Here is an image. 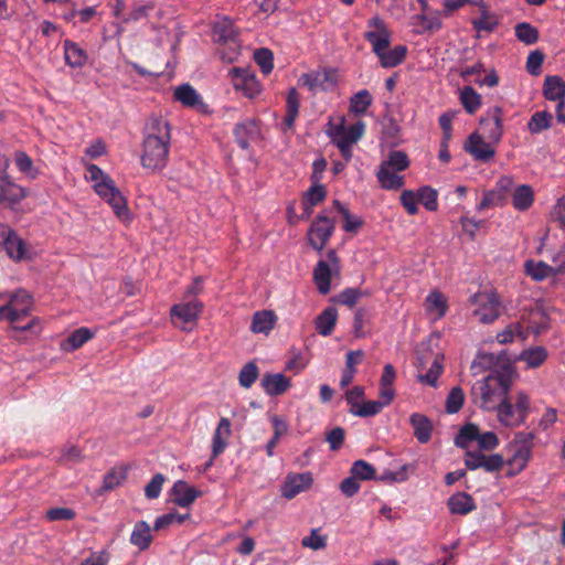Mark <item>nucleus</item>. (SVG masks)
<instances>
[{
    "instance_id": "1",
    "label": "nucleus",
    "mask_w": 565,
    "mask_h": 565,
    "mask_svg": "<svg viewBox=\"0 0 565 565\" xmlns=\"http://www.w3.org/2000/svg\"><path fill=\"white\" fill-rule=\"evenodd\" d=\"M513 366L507 362L501 372L494 371L486 379L478 381L471 388V395L480 399L481 407L490 411L507 397L513 381Z\"/></svg>"
},
{
    "instance_id": "2",
    "label": "nucleus",
    "mask_w": 565,
    "mask_h": 565,
    "mask_svg": "<svg viewBox=\"0 0 565 565\" xmlns=\"http://www.w3.org/2000/svg\"><path fill=\"white\" fill-rule=\"evenodd\" d=\"M170 142L158 139H143L141 166L145 169L154 171L162 170L168 162Z\"/></svg>"
},
{
    "instance_id": "3",
    "label": "nucleus",
    "mask_w": 565,
    "mask_h": 565,
    "mask_svg": "<svg viewBox=\"0 0 565 565\" xmlns=\"http://www.w3.org/2000/svg\"><path fill=\"white\" fill-rule=\"evenodd\" d=\"M95 191L113 207L117 217L127 218V200L120 193L110 177H103L102 181L96 182Z\"/></svg>"
},
{
    "instance_id": "4",
    "label": "nucleus",
    "mask_w": 565,
    "mask_h": 565,
    "mask_svg": "<svg viewBox=\"0 0 565 565\" xmlns=\"http://www.w3.org/2000/svg\"><path fill=\"white\" fill-rule=\"evenodd\" d=\"M369 30L364 33V40L372 45L373 53L379 57L391 44V31L387 24L379 15L367 22Z\"/></svg>"
},
{
    "instance_id": "5",
    "label": "nucleus",
    "mask_w": 565,
    "mask_h": 565,
    "mask_svg": "<svg viewBox=\"0 0 565 565\" xmlns=\"http://www.w3.org/2000/svg\"><path fill=\"white\" fill-rule=\"evenodd\" d=\"M335 228L334 221L324 214H319L311 223L308 231V242L310 246L321 252L332 236Z\"/></svg>"
},
{
    "instance_id": "6",
    "label": "nucleus",
    "mask_w": 565,
    "mask_h": 565,
    "mask_svg": "<svg viewBox=\"0 0 565 565\" xmlns=\"http://www.w3.org/2000/svg\"><path fill=\"white\" fill-rule=\"evenodd\" d=\"M228 76L234 89L247 98H254L262 92L255 73L248 68L233 67L228 71Z\"/></svg>"
},
{
    "instance_id": "7",
    "label": "nucleus",
    "mask_w": 565,
    "mask_h": 565,
    "mask_svg": "<svg viewBox=\"0 0 565 565\" xmlns=\"http://www.w3.org/2000/svg\"><path fill=\"white\" fill-rule=\"evenodd\" d=\"M471 302L478 308L473 316L482 323H492L500 316V301L495 294L479 292L471 297Z\"/></svg>"
},
{
    "instance_id": "8",
    "label": "nucleus",
    "mask_w": 565,
    "mask_h": 565,
    "mask_svg": "<svg viewBox=\"0 0 565 565\" xmlns=\"http://www.w3.org/2000/svg\"><path fill=\"white\" fill-rule=\"evenodd\" d=\"M337 72L332 68H321L301 75L299 82L311 93L329 92L337 85Z\"/></svg>"
},
{
    "instance_id": "9",
    "label": "nucleus",
    "mask_w": 565,
    "mask_h": 565,
    "mask_svg": "<svg viewBox=\"0 0 565 565\" xmlns=\"http://www.w3.org/2000/svg\"><path fill=\"white\" fill-rule=\"evenodd\" d=\"M203 303L198 299H184V302L172 306L171 319L172 322L185 330V323L195 322L201 315Z\"/></svg>"
},
{
    "instance_id": "10",
    "label": "nucleus",
    "mask_w": 565,
    "mask_h": 565,
    "mask_svg": "<svg viewBox=\"0 0 565 565\" xmlns=\"http://www.w3.org/2000/svg\"><path fill=\"white\" fill-rule=\"evenodd\" d=\"M480 127L490 142L498 143L503 135L502 109L498 106L489 109L487 116L480 119Z\"/></svg>"
},
{
    "instance_id": "11",
    "label": "nucleus",
    "mask_w": 565,
    "mask_h": 565,
    "mask_svg": "<svg viewBox=\"0 0 565 565\" xmlns=\"http://www.w3.org/2000/svg\"><path fill=\"white\" fill-rule=\"evenodd\" d=\"M312 481L310 472L289 473L281 486V495L288 500L294 499L300 492L309 489Z\"/></svg>"
},
{
    "instance_id": "12",
    "label": "nucleus",
    "mask_w": 565,
    "mask_h": 565,
    "mask_svg": "<svg viewBox=\"0 0 565 565\" xmlns=\"http://www.w3.org/2000/svg\"><path fill=\"white\" fill-rule=\"evenodd\" d=\"M465 150L468 151L476 160L487 162L495 154L494 148L490 142H486L484 138L477 132L469 136L465 143Z\"/></svg>"
},
{
    "instance_id": "13",
    "label": "nucleus",
    "mask_w": 565,
    "mask_h": 565,
    "mask_svg": "<svg viewBox=\"0 0 565 565\" xmlns=\"http://www.w3.org/2000/svg\"><path fill=\"white\" fill-rule=\"evenodd\" d=\"M170 494L172 495L173 503L181 508H188L196 498L201 497L202 492L188 482L178 480L173 483Z\"/></svg>"
},
{
    "instance_id": "14",
    "label": "nucleus",
    "mask_w": 565,
    "mask_h": 565,
    "mask_svg": "<svg viewBox=\"0 0 565 565\" xmlns=\"http://www.w3.org/2000/svg\"><path fill=\"white\" fill-rule=\"evenodd\" d=\"M525 273L535 281H542L550 276L565 274V262H562L558 266L553 267L544 262H534L532 259L526 260L524 264Z\"/></svg>"
},
{
    "instance_id": "15",
    "label": "nucleus",
    "mask_w": 565,
    "mask_h": 565,
    "mask_svg": "<svg viewBox=\"0 0 565 565\" xmlns=\"http://www.w3.org/2000/svg\"><path fill=\"white\" fill-rule=\"evenodd\" d=\"M158 139L160 141L170 142V125L163 117L151 116L145 127V139Z\"/></svg>"
},
{
    "instance_id": "16",
    "label": "nucleus",
    "mask_w": 565,
    "mask_h": 565,
    "mask_svg": "<svg viewBox=\"0 0 565 565\" xmlns=\"http://www.w3.org/2000/svg\"><path fill=\"white\" fill-rule=\"evenodd\" d=\"M260 385L269 396L284 394L290 386V380L281 373H266L260 380Z\"/></svg>"
},
{
    "instance_id": "17",
    "label": "nucleus",
    "mask_w": 565,
    "mask_h": 565,
    "mask_svg": "<svg viewBox=\"0 0 565 565\" xmlns=\"http://www.w3.org/2000/svg\"><path fill=\"white\" fill-rule=\"evenodd\" d=\"M259 132L257 122L252 119L238 122L234 128L236 142L242 149H248L250 141L256 140Z\"/></svg>"
},
{
    "instance_id": "18",
    "label": "nucleus",
    "mask_w": 565,
    "mask_h": 565,
    "mask_svg": "<svg viewBox=\"0 0 565 565\" xmlns=\"http://www.w3.org/2000/svg\"><path fill=\"white\" fill-rule=\"evenodd\" d=\"M232 435L231 422L228 418L222 417L214 431L212 439V458L217 457L227 446V440Z\"/></svg>"
},
{
    "instance_id": "19",
    "label": "nucleus",
    "mask_w": 565,
    "mask_h": 565,
    "mask_svg": "<svg viewBox=\"0 0 565 565\" xmlns=\"http://www.w3.org/2000/svg\"><path fill=\"white\" fill-rule=\"evenodd\" d=\"M335 275L333 268L324 259H320L313 268V281L321 295L330 291L331 277Z\"/></svg>"
},
{
    "instance_id": "20",
    "label": "nucleus",
    "mask_w": 565,
    "mask_h": 565,
    "mask_svg": "<svg viewBox=\"0 0 565 565\" xmlns=\"http://www.w3.org/2000/svg\"><path fill=\"white\" fill-rule=\"evenodd\" d=\"M277 322V316L273 310H260L253 315L250 331L253 333L268 334Z\"/></svg>"
},
{
    "instance_id": "21",
    "label": "nucleus",
    "mask_w": 565,
    "mask_h": 565,
    "mask_svg": "<svg viewBox=\"0 0 565 565\" xmlns=\"http://www.w3.org/2000/svg\"><path fill=\"white\" fill-rule=\"evenodd\" d=\"M409 423L414 429L416 439L420 444L428 443L434 428L431 420L423 414L414 413L411 415Z\"/></svg>"
},
{
    "instance_id": "22",
    "label": "nucleus",
    "mask_w": 565,
    "mask_h": 565,
    "mask_svg": "<svg viewBox=\"0 0 565 565\" xmlns=\"http://www.w3.org/2000/svg\"><path fill=\"white\" fill-rule=\"evenodd\" d=\"M447 505L452 514L466 515L476 509V503L472 497L466 492H458L452 494Z\"/></svg>"
},
{
    "instance_id": "23",
    "label": "nucleus",
    "mask_w": 565,
    "mask_h": 565,
    "mask_svg": "<svg viewBox=\"0 0 565 565\" xmlns=\"http://www.w3.org/2000/svg\"><path fill=\"white\" fill-rule=\"evenodd\" d=\"M3 248L7 255L14 260H22L25 257V243L13 231L8 230L3 239Z\"/></svg>"
},
{
    "instance_id": "24",
    "label": "nucleus",
    "mask_w": 565,
    "mask_h": 565,
    "mask_svg": "<svg viewBox=\"0 0 565 565\" xmlns=\"http://www.w3.org/2000/svg\"><path fill=\"white\" fill-rule=\"evenodd\" d=\"M63 46L65 63L68 66L76 68L82 67L86 63L87 53L78 44L71 40H65Z\"/></svg>"
},
{
    "instance_id": "25",
    "label": "nucleus",
    "mask_w": 565,
    "mask_h": 565,
    "mask_svg": "<svg viewBox=\"0 0 565 565\" xmlns=\"http://www.w3.org/2000/svg\"><path fill=\"white\" fill-rule=\"evenodd\" d=\"M565 94V82L557 75H548L544 79L543 96L553 102L559 103Z\"/></svg>"
},
{
    "instance_id": "26",
    "label": "nucleus",
    "mask_w": 565,
    "mask_h": 565,
    "mask_svg": "<svg viewBox=\"0 0 565 565\" xmlns=\"http://www.w3.org/2000/svg\"><path fill=\"white\" fill-rule=\"evenodd\" d=\"M152 542L151 529L146 521H138L130 535V543L140 551L147 550Z\"/></svg>"
},
{
    "instance_id": "27",
    "label": "nucleus",
    "mask_w": 565,
    "mask_h": 565,
    "mask_svg": "<svg viewBox=\"0 0 565 565\" xmlns=\"http://www.w3.org/2000/svg\"><path fill=\"white\" fill-rule=\"evenodd\" d=\"M338 319V311L334 307L326 308L317 318H316V330L319 334L323 337H328L332 333Z\"/></svg>"
},
{
    "instance_id": "28",
    "label": "nucleus",
    "mask_w": 565,
    "mask_h": 565,
    "mask_svg": "<svg viewBox=\"0 0 565 565\" xmlns=\"http://www.w3.org/2000/svg\"><path fill=\"white\" fill-rule=\"evenodd\" d=\"M534 202V192L527 184L516 186L512 192V204L518 211L529 210Z\"/></svg>"
},
{
    "instance_id": "29",
    "label": "nucleus",
    "mask_w": 565,
    "mask_h": 565,
    "mask_svg": "<svg viewBox=\"0 0 565 565\" xmlns=\"http://www.w3.org/2000/svg\"><path fill=\"white\" fill-rule=\"evenodd\" d=\"M364 356V352L362 350L356 351H350L347 354L345 359V369L343 370L341 380H340V386L342 388L349 386L354 377V374L356 372L355 365L361 363L362 359Z\"/></svg>"
},
{
    "instance_id": "30",
    "label": "nucleus",
    "mask_w": 565,
    "mask_h": 565,
    "mask_svg": "<svg viewBox=\"0 0 565 565\" xmlns=\"http://www.w3.org/2000/svg\"><path fill=\"white\" fill-rule=\"evenodd\" d=\"M174 99L186 107L202 105L201 96L190 84H182L174 89Z\"/></svg>"
},
{
    "instance_id": "31",
    "label": "nucleus",
    "mask_w": 565,
    "mask_h": 565,
    "mask_svg": "<svg viewBox=\"0 0 565 565\" xmlns=\"http://www.w3.org/2000/svg\"><path fill=\"white\" fill-rule=\"evenodd\" d=\"M407 47L405 45H396L391 50H386L379 56L380 64L384 68H391L399 65L406 57Z\"/></svg>"
},
{
    "instance_id": "32",
    "label": "nucleus",
    "mask_w": 565,
    "mask_h": 565,
    "mask_svg": "<svg viewBox=\"0 0 565 565\" xmlns=\"http://www.w3.org/2000/svg\"><path fill=\"white\" fill-rule=\"evenodd\" d=\"M553 122V115L547 110L535 111L529 122L527 129L531 134L536 135L551 128Z\"/></svg>"
},
{
    "instance_id": "33",
    "label": "nucleus",
    "mask_w": 565,
    "mask_h": 565,
    "mask_svg": "<svg viewBox=\"0 0 565 565\" xmlns=\"http://www.w3.org/2000/svg\"><path fill=\"white\" fill-rule=\"evenodd\" d=\"M512 450L513 455L508 460V463L512 467L513 471L509 472V476H514L522 471L526 467L532 454V449L525 447L512 446Z\"/></svg>"
},
{
    "instance_id": "34",
    "label": "nucleus",
    "mask_w": 565,
    "mask_h": 565,
    "mask_svg": "<svg viewBox=\"0 0 565 565\" xmlns=\"http://www.w3.org/2000/svg\"><path fill=\"white\" fill-rule=\"evenodd\" d=\"M299 114V98L296 88H291L288 92L286 99V116L284 118V125L286 129L294 127L295 120Z\"/></svg>"
},
{
    "instance_id": "35",
    "label": "nucleus",
    "mask_w": 565,
    "mask_h": 565,
    "mask_svg": "<svg viewBox=\"0 0 565 565\" xmlns=\"http://www.w3.org/2000/svg\"><path fill=\"white\" fill-rule=\"evenodd\" d=\"M498 409L499 420L505 426H518V414L515 407L509 402L508 397L503 398L495 407Z\"/></svg>"
},
{
    "instance_id": "36",
    "label": "nucleus",
    "mask_w": 565,
    "mask_h": 565,
    "mask_svg": "<svg viewBox=\"0 0 565 565\" xmlns=\"http://www.w3.org/2000/svg\"><path fill=\"white\" fill-rule=\"evenodd\" d=\"M377 180L381 186L387 190H398L404 185V178L390 171L385 164L381 166L377 172Z\"/></svg>"
},
{
    "instance_id": "37",
    "label": "nucleus",
    "mask_w": 565,
    "mask_h": 565,
    "mask_svg": "<svg viewBox=\"0 0 565 565\" xmlns=\"http://www.w3.org/2000/svg\"><path fill=\"white\" fill-rule=\"evenodd\" d=\"M479 434V427L476 424L468 423L460 428L455 438V445L465 449L471 441H478Z\"/></svg>"
},
{
    "instance_id": "38",
    "label": "nucleus",
    "mask_w": 565,
    "mask_h": 565,
    "mask_svg": "<svg viewBox=\"0 0 565 565\" xmlns=\"http://www.w3.org/2000/svg\"><path fill=\"white\" fill-rule=\"evenodd\" d=\"M460 102H461L465 110L468 114L472 115L481 106V95L478 94L473 87L466 86L462 88V90L460 93Z\"/></svg>"
},
{
    "instance_id": "39",
    "label": "nucleus",
    "mask_w": 565,
    "mask_h": 565,
    "mask_svg": "<svg viewBox=\"0 0 565 565\" xmlns=\"http://www.w3.org/2000/svg\"><path fill=\"white\" fill-rule=\"evenodd\" d=\"M443 361V355H436L428 371L425 374L418 375V381L420 383H425L429 386L436 387L438 377L440 376L444 370Z\"/></svg>"
},
{
    "instance_id": "40",
    "label": "nucleus",
    "mask_w": 565,
    "mask_h": 565,
    "mask_svg": "<svg viewBox=\"0 0 565 565\" xmlns=\"http://www.w3.org/2000/svg\"><path fill=\"white\" fill-rule=\"evenodd\" d=\"M365 296H369V292L363 291L359 288H347L343 291H341L338 296L333 297L332 301L352 308L358 303V301L362 297Z\"/></svg>"
},
{
    "instance_id": "41",
    "label": "nucleus",
    "mask_w": 565,
    "mask_h": 565,
    "mask_svg": "<svg viewBox=\"0 0 565 565\" xmlns=\"http://www.w3.org/2000/svg\"><path fill=\"white\" fill-rule=\"evenodd\" d=\"M514 30L516 39L526 45H532L539 40V30L527 22L518 23Z\"/></svg>"
},
{
    "instance_id": "42",
    "label": "nucleus",
    "mask_w": 565,
    "mask_h": 565,
    "mask_svg": "<svg viewBox=\"0 0 565 565\" xmlns=\"http://www.w3.org/2000/svg\"><path fill=\"white\" fill-rule=\"evenodd\" d=\"M372 104V96L366 89L354 94L350 99V110L356 115H363Z\"/></svg>"
},
{
    "instance_id": "43",
    "label": "nucleus",
    "mask_w": 565,
    "mask_h": 565,
    "mask_svg": "<svg viewBox=\"0 0 565 565\" xmlns=\"http://www.w3.org/2000/svg\"><path fill=\"white\" fill-rule=\"evenodd\" d=\"M417 200L428 211H436L438 209V193L435 189L429 185H425L418 189Z\"/></svg>"
},
{
    "instance_id": "44",
    "label": "nucleus",
    "mask_w": 565,
    "mask_h": 565,
    "mask_svg": "<svg viewBox=\"0 0 565 565\" xmlns=\"http://www.w3.org/2000/svg\"><path fill=\"white\" fill-rule=\"evenodd\" d=\"M546 358H547V351L543 347H535L532 349L524 350L520 355V359L522 361L526 362V364L530 367L540 366L541 364H543V362L546 360Z\"/></svg>"
},
{
    "instance_id": "45",
    "label": "nucleus",
    "mask_w": 565,
    "mask_h": 565,
    "mask_svg": "<svg viewBox=\"0 0 565 565\" xmlns=\"http://www.w3.org/2000/svg\"><path fill=\"white\" fill-rule=\"evenodd\" d=\"M14 161L18 170L31 179H35L39 170L34 167L32 159L24 151H17Z\"/></svg>"
},
{
    "instance_id": "46",
    "label": "nucleus",
    "mask_w": 565,
    "mask_h": 565,
    "mask_svg": "<svg viewBox=\"0 0 565 565\" xmlns=\"http://www.w3.org/2000/svg\"><path fill=\"white\" fill-rule=\"evenodd\" d=\"M371 313L366 308H359L354 315L353 333L356 338H364L369 331L365 327L370 323Z\"/></svg>"
},
{
    "instance_id": "47",
    "label": "nucleus",
    "mask_w": 565,
    "mask_h": 565,
    "mask_svg": "<svg viewBox=\"0 0 565 565\" xmlns=\"http://www.w3.org/2000/svg\"><path fill=\"white\" fill-rule=\"evenodd\" d=\"M259 369L255 362L246 363L239 371L238 382L244 388H249L258 379Z\"/></svg>"
},
{
    "instance_id": "48",
    "label": "nucleus",
    "mask_w": 565,
    "mask_h": 565,
    "mask_svg": "<svg viewBox=\"0 0 565 565\" xmlns=\"http://www.w3.org/2000/svg\"><path fill=\"white\" fill-rule=\"evenodd\" d=\"M254 60L264 75H268L274 68V54L267 47L255 50Z\"/></svg>"
},
{
    "instance_id": "49",
    "label": "nucleus",
    "mask_w": 565,
    "mask_h": 565,
    "mask_svg": "<svg viewBox=\"0 0 565 565\" xmlns=\"http://www.w3.org/2000/svg\"><path fill=\"white\" fill-rule=\"evenodd\" d=\"M333 205L344 218L343 230L345 232H355L363 225V221L358 216L351 215L350 211L339 200H334Z\"/></svg>"
},
{
    "instance_id": "50",
    "label": "nucleus",
    "mask_w": 565,
    "mask_h": 565,
    "mask_svg": "<svg viewBox=\"0 0 565 565\" xmlns=\"http://www.w3.org/2000/svg\"><path fill=\"white\" fill-rule=\"evenodd\" d=\"M328 134L329 136L332 138L333 142L335 143V146L338 147V149L340 150L342 157L349 161L352 157V146L354 145L353 141H350L349 138H347L344 135H342L341 132H338V130H334L333 127H331L329 130H328Z\"/></svg>"
},
{
    "instance_id": "51",
    "label": "nucleus",
    "mask_w": 565,
    "mask_h": 565,
    "mask_svg": "<svg viewBox=\"0 0 565 565\" xmlns=\"http://www.w3.org/2000/svg\"><path fill=\"white\" fill-rule=\"evenodd\" d=\"M350 473L353 475L358 480L376 479L374 467L362 459L353 462L350 469Z\"/></svg>"
},
{
    "instance_id": "52",
    "label": "nucleus",
    "mask_w": 565,
    "mask_h": 565,
    "mask_svg": "<svg viewBox=\"0 0 565 565\" xmlns=\"http://www.w3.org/2000/svg\"><path fill=\"white\" fill-rule=\"evenodd\" d=\"M93 338V333L87 328H79L73 331L66 339L65 350H76L81 348L85 342Z\"/></svg>"
},
{
    "instance_id": "53",
    "label": "nucleus",
    "mask_w": 565,
    "mask_h": 565,
    "mask_svg": "<svg viewBox=\"0 0 565 565\" xmlns=\"http://www.w3.org/2000/svg\"><path fill=\"white\" fill-rule=\"evenodd\" d=\"M382 164L394 171H404L408 168L409 160L404 151L395 150L390 152L387 160Z\"/></svg>"
},
{
    "instance_id": "54",
    "label": "nucleus",
    "mask_w": 565,
    "mask_h": 565,
    "mask_svg": "<svg viewBox=\"0 0 565 565\" xmlns=\"http://www.w3.org/2000/svg\"><path fill=\"white\" fill-rule=\"evenodd\" d=\"M465 402V393L461 387H454L446 398V412L456 414L460 411Z\"/></svg>"
},
{
    "instance_id": "55",
    "label": "nucleus",
    "mask_w": 565,
    "mask_h": 565,
    "mask_svg": "<svg viewBox=\"0 0 565 565\" xmlns=\"http://www.w3.org/2000/svg\"><path fill=\"white\" fill-rule=\"evenodd\" d=\"M189 518H190L189 513L179 514L178 512H169V513L163 514L156 519L153 530L159 531V530L168 527L169 525H171L173 523L181 524Z\"/></svg>"
},
{
    "instance_id": "56",
    "label": "nucleus",
    "mask_w": 565,
    "mask_h": 565,
    "mask_svg": "<svg viewBox=\"0 0 565 565\" xmlns=\"http://www.w3.org/2000/svg\"><path fill=\"white\" fill-rule=\"evenodd\" d=\"M326 196L327 191L324 189V185L317 183L305 193V196L302 199V205L315 206L322 202L326 199Z\"/></svg>"
},
{
    "instance_id": "57",
    "label": "nucleus",
    "mask_w": 565,
    "mask_h": 565,
    "mask_svg": "<svg viewBox=\"0 0 565 565\" xmlns=\"http://www.w3.org/2000/svg\"><path fill=\"white\" fill-rule=\"evenodd\" d=\"M19 296H11L9 300L10 310L7 315V320L11 323L19 322L22 318L29 316L30 309L26 306L19 307L18 306Z\"/></svg>"
},
{
    "instance_id": "58",
    "label": "nucleus",
    "mask_w": 565,
    "mask_h": 565,
    "mask_svg": "<svg viewBox=\"0 0 565 565\" xmlns=\"http://www.w3.org/2000/svg\"><path fill=\"white\" fill-rule=\"evenodd\" d=\"M383 409L382 404L379 401H367L363 404H359L355 408H351V413L359 417L375 416Z\"/></svg>"
},
{
    "instance_id": "59",
    "label": "nucleus",
    "mask_w": 565,
    "mask_h": 565,
    "mask_svg": "<svg viewBox=\"0 0 565 565\" xmlns=\"http://www.w3.org/2000/svg\"><path fill=\"white\" fill-rule=\"evenodd\" d=\"M127 478V471L124 468L111 470L106 473L103 481V490L110 491L119 486Z\"/></svg>"
},
{
    "instance_id": "60",
    "label": "nucleus",
    "mask_w": 565,
    "mask_h": 565,
    "mask_svg": "<svg viewBox=\"0 0 565 565\" xmlns=\"http://www.w3.org/2000/svg\"><path fill=\"white\" fill-rule=\"evenodd\" d=\"M84 455L82 450L76 446H68L64 447L61 450V456L57 459L60 463L67 465V463H78L84 460Z\"/></svg>"
},
{
    "instance_id": "61",
    "label": "nucleus",
    "mask_w": 565,
    "mask_h": 565,
    "mask_svg": "<svg viewBox=\"0 0 565 565\" xmlns=\"http://www.w3.org/2000/svg\"><path fill=\"white\" fill-rule=\"evenodd\" d=\"M427 310L434 311L436 310L438 317H443L447 310V303L444 296L440 292L434 291L430 292L426 298Z\"/></svg>"
},
{
    "instance_id": "62",
    "label": "nucleus",
    "mask_w": 565,
    "mask_h": 565,
    "mask_svg": "<svg viewBox=\"0 0 565 565\" xmlns=\"http://www.w3.org/2000/svg\"><path fill=\"white\" fill-rule=\"evenodd\" d=\"M166 477L162 473H156L145 487L146 498L153 500L160 495Z\"/></svg>"
},
{
    "instance_id": "63",
    "label": "nucleus",
    "mask_w": 565,
    "mask_h": 565,
    "mask_svg": "<svg viewBox=\"0 0 565 565\" xmlns=\"http://www.w3.org/2000/svg\"><path fill=\"white\" fill-rule=\"evenodd\" d=\"M504 201H505L504 195L499 193L495 189L490 190V191H487L483 193V196H482L480 203L478 204L477 209L479 211H483L491 206L502 205L504 203Z\"/></svg>"
},
{
    "instance_id": "64",
    "label": "nucleus",
    "mask_w": 565,
    "mask_h": 565,
    "mask_svg": "<svg viewBox=\"0 0 565 565\" xmlns=\"http://www.w3.org/2000/svg\"><path fill=\"white\" fill-rule=\"evenodd\" d=\"M544 61V54L536 50L529 54L526 60V71L533 76H537L541 73V67Z\"/></svg>"
}]
</instances>
